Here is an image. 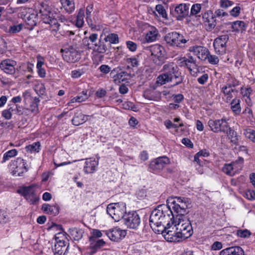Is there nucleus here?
Wrapping results in <instances>:
<instances>
[{"label": "nucleus", "instance_id": "obj_31", "mask_svg": "<svg viewBox=\"0 0 255 255\" xmlns=\"http://www.w3.org/2000/svg\"><path fill=\"white\" fill-rule=\"evenodd\" d=\"M69 233L71 238L74 241H79L82 238L84 231L82 229L74 228L70 229Z\"/></svg>", "mask_w": 255, "mask_h": 255}, {"label": "nucleus", "instance_id": "obj_20", "mask_svg": "<svg viewBox=\"0 0 255 255\" xmlns=\"http://www.w3.org/2000/svg\"><path fill=\"white\" fill-rule=\"evenodd\" d=\"M150 226L154 232L157 234H161L165 239L166 237V235H167L168 233L173 232V231L169 230L168 229L170 228V224L169 226H167V223L166 224H155L150 223Z\"/></svg>", "mask_w": 255, "mask_h": 255}, {"label": "nucleus", "instance_id": "obj_18", "mask_svg": "<svg viewBox=\"0 0 255 255\" xmlns=\"http://www.w3.org/2000/svg\"><path fill=\"white\" fill-rule=\"evenodd\" d=\"M190 50L193 52L198 58L202 60H205L207 59L209 52L207 48L201 46H196L190 47Z\"/></svg>", "mask_w": 255, "mask_h": 255}, {"label": "nucleus", "instance_id": "obj_14", "mask_svg": "<svg viewBox=\"0 0 255 255\" xmlns=\"http://www.w3.org/2000/svg\"><path fill=\"white\" fill-rule=\"evenodd\" d=\"M170 162L169 159L166 156H161L152 160L149 165L150 171L158 172L162 170Z\"/></svg>", "mask_w": 255, "mask_h": 255}, {"label": "nucleus", "instance_id": "obj_50", "mask_svg": "<svg viewBox=\"0 0 255 255\" xmlns=\"http://www.w3.org/2000/svg\"><path fill=\"white\" fill-rule=\"evenodd\" d=\"M156 10L158 12V14L165 20H167V14L164 7L161 4H157L155 7Z\"/></svg>", "mask_w": 255, "mask_h": 255}, {"label": "nucleus", "instance_id": "obj_45", "mask_svg": "<svg viewBox=\"0 0 255 255\" xmlns=\"http://www.w3.org/2000/svg\"><path fill=\"white\" fill-rule=\"evenodd\" d=\"M93 5L92 4H89L86 7V13L87 16H86V21L88 22L89 25H90L91 26H94L95 25V24H94L93 23V21L90 17L91 13L92 11H93Z\"/></svg>", "mask_w": 255, "mask_h": 255}, {"label": "nucleus", "instance_id": "obj_35", "mask_svg": "<svg viewBox=\"0 0 255 255\" xmlns=\"http://www.w3.org/2000/svg\"><path fill=\"white\" fill-rule=\"evenodd\" d=\"M225 133L227 134L229 138L231 139V142L235 144L237 143L239 139V136L238 135L237 132L233 130L232 128L230 127L227 130V132H225Z\"/></svg>", "mask_w": 255, "mask_h": 255}, {"label": "nucleus", "instance_id": "obj_63", "mask_svg": "<svg viewBox=\"0 0 255 255\" xmlns=\"http://www.w3.org/2000/svg\"><path fill=\"white\" fill-rule=\"evenodd\" d=\"M223 247L221 242L216 241L211 246V249L213 251H217L221 250Z\"/></svg>", "mask_w": 255, "mask_h": 255}, {"label": "nucleus", "instance_id": "obj_62", "mask_svg": "<svg viewBox=\"0 0 255 255\" xmlns=\"http://www.w3.org/2000/svg\"><path fill=\"white\" fill-rule=\"evenodd\" d=\"M253 90L251 88H243L241 89V94L244 98L250 97Z\"/></svg>", "mask_w": 255, "mask_h": 255}, {"label": "nucleus", "instance_id": "obj_5", "mask_svg": "<svg viewBox=\"0 0 255 255\" xmlns=\"http://www.w3.org/2000/svg\"><path fill=\"white\" fill-rule=\"evenodd\" d=\"M167 205L177 213L176 219L185 217L186 210L191 205L190 199L184 197H174L167 199Z\"/></svg>", "mask_w": 255, "mask_h": 255}, {"label": "nucleus", "instance_id": "obj_42", "mask_svg": "<svg viewBox=\"0 0 255 255\" xmlns=\"http://www.w3.org/2000/svg\"><path fill=\"white\" fill-rule=\"evenodd\" d=\"M85 17L84 9H80L77 16L76 25L78 27H82L83 26Z\"/></svg>", "mask_w": 255, "mask_h": 255}, {"label": "nucleus", "instance_id": "obj_48", "mask_svg": "<svg viewBox=\"0 0 255 255\" xmlns=\"http://www.w3.org/2000/svg\"><path fill=\"white\" fill-rule=\"evenodd\" d=\"M244 134L247 138L255 142V130L251 128L244 129Z\"/></svg>", "mask_w": 255, "mask_h": 255}, {"label": "nucleus", "instance_id": "obj_28", "mask_svg": "<svg viewBox=\"0 0 255 255\" xmlns=\"http://www.w3.org/2000/svg\"><path fill=\"white\" fill-rule=\"evenodd\" d=\"M203 17L206 19L205 22H206L207 29L208 30L210 31L215 28L216 25V19L212 13L210 14L205 13Z\"/></svg>", "mask_w": 255, "mask_h": 255}, {"label": "nucleus", "instance_id": "obj_53", "mask_svg": "<svg viewBox=\"0 0 255 255\" xmlns=\"http://www.w3.org/2000/svg\"><path fill=\"white\" fill-rule=\"evenodd\" d=\"M237 235L241 238H249L251 235V233L247 229L238 230L237 231Z\"/></svg>", "mask_w": 255, "mask_h": 255}, {"label": "nucleus", "instance_id": "obj_3", "mask_svg": "<svg viewBox=\"0 0 255 255\" xmlns=\"http://www.w3.org/2000/svg\"><path fill=\"white\" fill-rule=\"evenodd\" d=\"M38 6L40 15L43 22L49 25L50 29L55 36L59 29L60 24L58 20L53 16L51 12V4L50 0H43L39 2Z\"/></svg>", "mask_w": 255, "mask_h": 255}, {"label": "nucleus", "instance_id": "obj_30", "mask_svg": "<svg viewBox=\"0 0 255 255\" xmlns=\"http://www.w3.org/2000/svg\"><path fill=\"white\" fill-rule=\"evenodd\" d=\"M87 120V116L81 112H77L75 114L72 120V124L76 126L81 125Z\"/></svg>", "mask_w": 255, "mask_h": 255}, {"label": "nucleus", "instance_id": "obj_58", "mask_svg": "<svg viewBox=\"0 0 255 255\" xmlns=\"http://www.w3.org/2000/svg\"><path fill=\"white\" fill-rule=\"evenodd\" d=\"M126 45L128 48L131 52H134L137 49V44L131 41L126 42Z\"/></svg>", "mask_w": 255, "mask_h": 255}, {"label": "nucleus", "instance_id": "obj_9", "mask_svg": "<svg viewBox=\"0 0 255 255\" xmlns=\"http://www.w3.org/2000/svg\"><path fill=\"white\" fill-rule=\"evenodd\" d=\"M170 14L176 20L181 21L189 15L190 4L180 3L170 6Z\"/></svg>", "mask_w": 255, "mask_h": 255}, {"label": "nucleus", "instance_id": "obj_41", "mask_svg": "<svg viewBox=\"0 0 255 255\" xmlns=\"http://www.w3.org/2000/svg\"><path fill=\"white\" fill-rule=\"evenodd\" d=\"M40 143L39 141L35 142L31 144L27 145L25 150L27 152L30 153L38 152L40 149Z\"/></svg>", "mask_w": 255, "mask_h": 255}, {"label": "nucleus", "instance_id": "obj_16", "mask_svg": "<svg viewBox=\"0 0 255 255\" xmlns=\"http://www.w3.org/2000/svg\"><path fill=\"white\" fill-rule=\"evenodd\" d=\"M16 64L15 61L10 59H6L1 61L0 68L6 74L13 75L15 73Z\"/></svg>", "mask_w": 255, "mask_h": 255}, {"label": "nucleus", "instance_id": "obj_51", "mask_svg": "<svg viewBox=\"0 0 255 255\" xmlns=\"http://www.w3.org/2000/svg\"><path fill=\"white\" fill-rule=\"evenodd\" d=\"M23 27L22 24H13L9 26L8 32L11 34H15L20 32Z\"/></svg>", "mask_w": 255, "mask_h": 255}, {"label": "nucleus", "instance_id": "obj_24", "mask_svg": "<svg viewBox=\"0 0 255 255\" xmlns=\"http://www.w3.org/2000/svg\"><path fill=\"white\" fill-rule=\"evenodd\" d=\"M66 242L59 240L55 244L54 248L52 249L54 255H65L67 247H66Z\"/></svg>", "mask_w": 255, "mask_h": 255}, {"label": "nucleus", "instance_id": "obj_22", "mask_svg": "<svg viewBox=\"0 0 255 255\" xmlns=\"http://www.w3.org/2000/svg\"><path fill=\"white\" fill-rule=\"evenodd\" d=\"M181 63L182 65H185L187 67L191 74L195 76V74H193L192 72L196 73V70H197V65L196 60L192 56H189L188 58H184Z\"/></svg>", "mask_w": 255, "mask_h": 255}, {"label": "nucleus", "instance_id": "obj_27", "mask_svg": "<svg viewBox=\"0 0 255 255\" xmlns=\"http://www.w3.org/2000/svg\"><path fill=\"white\" fill-rule=\"evenodd\" d=\"M243 162L244 159L242 157H239L238 159L235 161H234L230 164H225L223 168V171L228 175H233L234 174L235 172L234 171V169L236 165L238 163L242 164H243Z\"/></svg>", "mask_w": 255, "mask_h": 255}, {"label": "nucleus", "instance_id": "obj_19", "mask_svg": "<svg viewBox=\"0 0 255 255\" xmlns=\"http://www.w3.org/2000/svg\"><path fill=\"white\" fill-rule=\"evenodd\" d=\"M106 43V42L105 41L104 38H102V35H101L97 44H94V46H92L91 50L98 54H104L107 51L109 46Z\"/></svg>", "mask_w": 255, "mask_h": 255}, {"label": "nucleus", "instance_id": "obj_36", "mask_svg": "<svg viewBox=\"0 0 255 255\" xmlns=\"http://www.w3.org/2000/svg\"><path fill=\"white\" fill-rule=\"evenodd\" d=\"M62 6L69 13H71L75 9V4L73 0H60Z\"/></svg>", "mask_w": 255, "mask_h": 255}, {"label": "nucleus", "instance_id": "obj_23", "mask_svg": "<svg viewBox=\"0 0 255 255\" xmlns=\"http://www.w3.org/2000/svg\"><path fill=\"white\" fill-rule=\"evenodd\" d=\"M90 248L91 249V254H95L97 250L101 247L104 246L106 243L103 239L97 240L94 238H90Z\"/></svg>", "mask_w": 255, "mask_h": 255}, {"label": "nucleus", "instance_id": "obj_38", "mask_svg": "<svg viewBox=\"0 0 255 255\" xmlns=\"http://www.w3.org/2000/svg\"><path fill=\"white\" fill-rule=\"evenodd\" d=\"M222 92L226 97L227 102H228L233 97L232 93L237 92V91L235 89L228 88L227 86H223L222 88Z\"/></svg>", "mask_w": 255, "mask_h": 255}, {"label": "nucleus", "instance_id": "obj_1", "mask_svg": "<svg viewBox=\"0 0 255 255\" xmlns=\"http://www.w3.org/2000/svg\"><path fill=\"white\" fill-rule=\"evenodd\" d=\"M171 224L176 228L175 232L168 233L166 235L165 240L169 242H179L191 237L193 233L191 222L183 217L176 219L173 218Z\"/></svg>", "mask_w": 255, "mask_h": 255}, {"label": "nucleus", "instance_id": "obj_61", "mask_svg": "<svg viewBox=\"0 0 255 255\" xmlns=\"http://www.w3.org/2000/svg\"><path fill=\"white\" fill-rule=\"evenodd\" d=\"M84 73L81 69L74 70L71 72V77L73 78H78L82 75Z\"/></svg>", "mask_w": 255, "mask_h": 255}, {"label": "nucleus", "instance_id": "obj_52", "mask_svg": "<svg viewBox=\"0 0 255 255\" xmlns=\"http://www.w3.org/2000/svg\"><path fill=\"white\" fill-rule=\"evenodd\" d=\"M127 62L128 64L127 66V68H129L130 66L136 67L138 65V60L137 58L135 57L127 58Z\"/></svg>", "mask_w": 255, "mask_h": 255}, {"label": "nucleus", "instance_id": "obj_47", "mask_svg": "<svg viewBox=\"0 0 255 255\" xmlns=\"http://www.w3.org/2000/svg\"><path fill=\"white\" fill-rule=\"evenodd\" d=\"M17 154V151L15 149H12L6 152L3 156L2 163L5 162L6 161L16 156Z\"/></svg>", "mask_w": 255, "mask_h": 255}, {"label": "nucleus", "instance_id": "obj_13", "mask_svg": "<svg viewBox=\"0 0 255 255\" xmlns=\"http://www.w3.org/2000/svg\"><path fill=\"white\" fill-rule=\"evenodd\" d=\"M228 40L229 36L228 35H221L214 40L213 46L216 53L222 55L225 53L226 43Z\"/></svg>", "mask_w": 255, "mask_h": 255}, {"label": "nucleus", "instance_id": "obj_12", "mask_svg": "<svg viewBox=\"0 0 255 255\" xmlns=\"http://www.w3.org/2000/svg\"><path fill=\"white\" fill-rule=\"evenodd\" d=\"M124 224L130 229H136L140 223V218L136 212H129L126 214L123 219Z\"/></svg>", "mask_w": 255, "mask_h": 255}, {"label": "nucleus", "instance_id": "obj_32", "mask_svg": "<svg viewBox=\"0 0 255 255\" xmlns=\"http://www.w3.org/2000/svg\"><path fill=\"white\" fill-rule=\"evenodd\" d=\"M158 34L157 29L154 27H151L145 35V39L148 42L155 41Z\"/></svg>", "mask_w": 255, "mask_h": 255}, {"label": "nucleus", "instance_id": "obj_56", "mask_svg": "<svg viewBox=\"0 0 255 255\" xmlns=\"http://www.w3.org/2000/svg\"><path fill=\"white\" fill-rule=\"evenodd\" d=\"M135 195L139 200H142L146 196V191L144 189H140L137 191Z\"/></svg>", "mask_w": 255, "mask_h": 255}, {"label": "nucleus", "instance_id": "obj_15", "mask_svg": "<svg viewBox=\"0 0 255 255\" xmlns=\"http://www.w3.org/2000/svg\"><path fill=\"white\" fill-rule=\"evenodd\" d=\"M12 164L15 167L12 171L13 175L21 176L28 170L26 162L21 158H17L12 161Z\"/></svg>", "mask_w": 255, "mask_h": 255}, {"label": "nucleus", "instance_id": "obj_37", "mask_svg": "<svg viewBox=\"0 0 255 255\" xmlns=\"http://www.w3.org/2000/svg\"><path fill=\"white\" fill-rule=\"evenodd\" d=\"M38 21V14L37 13H32L29 14L26 17V22L30 27H32L36 25Z\"/></svg>", "mask_w": 255, "mask_h": 255}, {"label": "nucleus", "instance_id": "obj_10", "mask_svg": "<svg viewBox=\"0 0 255 255\" xmlns=\"http://www.w3.org/2000/svg\"><path fill=\"white\" fill-rule=\"evenodd\" d=\"M60 52L62 54L63 59L67 62L74 63L80 58L79 48L76 45H70L68 47L62 48Z\"/></svg>", "mask_w": 255, "mask_h": 255}, {"label": "nucleus", "instance_id": "obj_43", "mask_svg": "<svg viewBox=\"0 0 255 255\" xmlns=\"http://www.w3.org/2000/svg\"><path fill=\"white\" fill-rule=\"evenodd\" d=\"M104 38L106 42L109 41L111 44H117L119 42V36L116 33H110Z\"/></svg>", "mask_w": 255, "mask_h": 255}, {"label": "nucleus", "instance_id": "obj_64", "mask_svg": "<svg viewBox=\"0 0 255 255\" xmlns=\"http://www.w3.org/2000/svg\"><path fill=\"white\" fill-rule=\"evenodd\" d=\"M245 196L250 200L255 199V192L253 190H248L245 193Z\"/></svg>", "mask_w": 255, "mask_h": 255}, {"label": "nucleus", "instance_id": "obj_2", "mask_svg": "<svg viewBox=\"0 0 255 255\" xmlns=\"http://www.w3.org/2000/svg\"><path fill=\"white\" fill-rule=\"evenodd\" d=\"M162 71L163 73L159 75L157 78V83L163 85L169 82H173L172 86L181 84L183 77L178 71V67L173 62H169L164 64Z\"/></svg>", "mask_w": 255, "mask_h": 255}, {"label": "nucleus", "instance_id": "obj_8", "mask_svg": "<svg viewBox=\"0 0 255 255\" xmlns=\"http://www.w3.org/2000/svg\"><path fill=\"white\" fill-rule=\"evenodd\" d=\"M164 40L167 44L170 46L183 48L184 47L185 44L189 41V39H187L182 34L173 31L166 34Z\"/></svg>", "mask_w": 255, "mask_h": 255}, {"label": "nucleus", "instance_id": "obj_60", "mask_svg": "<svg viewBox=\"0 0 255 255\" xmlns=\"http://www.w3.org/2000/svg\"><path fill=\"white\" fill-rule=\"evenodd\" d=\"M35 91L39 95H43L45 93V88L43 84L37 85L35 88Z\"/></svg>", "mask_w": 255, "mask_h": 255}, {"label": "nucleus", "instance_id": "obj_33", "mask_svg": "<svg viewBox=\"0 0 255 255\" xmlns=\"http://www.w3.org/2000/svg\"><path fill=\"white\" fill-rule=\"evenodd\" d=\"M228 121V120L225 117L222 118L221 119H218V133L220 132H222L223 133L227 132V130L230 127Z\"/></svg>", "mask_w": 255, "mask_h": 255}, {"label": "nucleus", "instance_id": "obj_57", "mask_svg": "<svg viewBox=\"0 0 255 255\" xmlns=\"http://www.w3.org/2000/svg\"><path fill=\"white\" fill-rule=\"evenodd\" d=\"M220 6L224 8H227L228 7L232 6L234 4V2L229 0H220Z\"/></svg>", "mask_w": 255, "mask_h": 255}, {"label": "nucleus", "instance_id": "obj_25", "mask_svg": "<svg viewBox=\"0 0 255 255\" xmlns=\"http://www.w3.org/2000/svg\"><path fill=\"white\" fill-rule=\"evenodd\" d=\"M98 160L90 158L87 159L84 167V171L86 173H92L95 170L97 166L98 165Z\"/></svg>", "mask_w": 255, "mask_h": 255}, {"label": "nucleus", "instance_id": "obj_11", "mask_svg": "<svg viewBox=\"0 0 255 255\" xmlns=\"http://www.w3.org/2000/svg\"><path fill=\"white\" fill-rule=\"evenodd\" d=\"M17 192L23 196L30 204H36L39 200V197L35 193V190L32 186L23 187L18 190Z\"/></svg>", "mask_w": 255, "mask_h": 255}, {"label": "nucleus", "instance_id": "obj_49", "mask_svg": "<svg viewBox=\"0 0 255 255\" xmlns=\"http://www.w3.org/2000/svg\"><path fill=\"white\" fill-rule=\"evenodd\" d=\"M201 5L199 3L193 4L190 8V16H198V13L200 12Z\"/></svg>", "mask_w": 255, "mask_h": 255}, {"label": "nucleus", "instance_id": "obj_40", "mask_svg": "<svg viewBox=\"0 0 255 255\" xmlns=\"http://www.w3.org/2000/svg\"><path fill=\"white\" fill-rule=\"evenodd\" d=\"M240 85V82L236 79L234 77L230 75L228 77V79L224 86H227L228 88L235 89V87Z\"/></svg>", "mask_w": 255, "mask_h": 255}, {"label": "nucleus", "instance_id": "obj_34", "mask_svg": "<svg viewBox=\"0 0 255 255\" xmlns=\"http://www.w3.org/2000/svg\"><path fill=\"white\" fill-rule=\"evenodd\" d=\"M231 108L235 115H239L241 111L240 100L236 98L233 99L231 103Z\"/></svg>", "mask_w": 255, "mask_h": 255}, {"label": "nucleus", "instance_id": "obj_39", "mask_svg": "<svg viewBox=\"0 0 255 255\" xmlns=\"http://www.w3.org/2000/svg\"><path fill=\"white\" fill-rule=\"evenodd\" d=\"M232 28L233 31H245L246 30L245 23L243 21H236L232 23Z\"/></svg>", "mask_w": 255, "mask_h": 255}, {"label": "nucleus", "instance_id": "obj_46", "mask_svg": "<svg viewBox=\"0 0 255 255\" xmlns=\"http://www.w3.org/2000/svg\"><path fill=\"white\" fill-rule=\"evenodd\" d=\"M208 125L210 130L215 133H218V119L212 120L210 119L208 122Z\"/></svg>", "mask_w": 255, "mask_h": 255}, {"label": "nucleus", "instance_id": "obj_54", "mask_svg": "<svg viewBox=\"0 0 255 255\" xmlns=\"http://www.w3.org/2000/svg\"><path fill=\"white\" fill-rule=\"evenodd\" d=\"M208 62L212 64H217L219 62V59L218 57L215 55H211L210 53H208V57L207 59Z\"/></svg>", "mask_w": 255, "mask_h": 255}, {"label": "nucleus", "instance_id": "obj_44", "mask_svg": "<svg viewBox=\"0 0 255 255\" xmlns=\"http://www.w3.org/2000/svg\"><path fill=\"white\" fill-rule=\"evenodd\" d=\"M127 75V73L125 72H122L114 75L113 77V81L116 84H119L121 82L125 81V76Z\"/></svg>", "mask_w": 255, "mask_h": 255}, {"label": "nucleus", "instance_id": "obj_17", "mask_svg": "<svg viewBox=\"0 0 255 255\" xmlns=\"http://www.w3.org/2000/svg\"><path fill=\"white\" fill-rule=\"evenodd\" d=\"M104 232L111 241L114 242H119L126 235V232L125 230H122L117 228Z\"/></svg>", "mask_w": 255, "mask_h": 255}, {"label": "nucleus", "instance_id": "obj_59", "mask_svg": "<svg viewBox=\"0 0 255 255\" xmlns=\"http://www.w3.org/2000/svg\"><path fill=\"white\" fill-rule=\"evenodd\" d=\"M172 97L173 101L178 104L180 103L184 98V96L181 94L173 95Z\"/></svg>", "mask_w": 255, "mask_h": 255}, {"label": "nucleus", "instance_id": "obj_4", "mask_svg": "<svg viewBox=\"0 0 255 255\" xmlns=\"http://www.w3.org/2000/svg\"><path fill=\"white\" fill-rule=\"evenodd\" d=\"M174 218L172 211L167 205L162 204L154 209L150 216L149 223L155 224H166L169 226Z\"/></svg>", "mask_w": 255, "mask_h": 255}, {"label": "nucleus", "instance_id": "obj_29", "mask_svg": "<svg viewBox=\"0 0 255 255\" xmlns=\"http://www.w3.org/2000/svg\"><path fill=\"white\" fill-rule=\"evenodd\" d=\"M41 209L46 214H49L53 216H56L58 214L59 207L57 205H50L48 204H44L42 205Z\"/></svg>", "mask_w": 255, "mask_h": 255}, {"label": "nucleus", "instance_id": "obj_6", "mask_svg": "<svg viewBox=\"0 0 255 255\" xmlns=\"http://www.w3.org/2000/svg\"><path fill=\"white\" fill-rule=\"evenodd\" d=\"M107 213L116 221L124 219L126 213V204L123 202L109 204L107 207Z\"/></svg>", "mask_w": 255, "mask_h": 255}, {"label": "nucleus", "instance_id": "obj_26", "mask_svg": "<svg viewBox=\"0 0 255 255\" xmlns=\"http://www.w3.org/2000/svg\"><path fill=\"white\" fill-rule=\"evenodd\" d=\"M98 35L97 33H93L91 34L88 37H86L83 39L84 45L87 47L88 49H91L94 44H97L98 41Z\"/></svg>", "mask_w": 255, "mask_h": 255}, {"label": "nucleus", "instance_id": "obj_21", "mask_svg": "<svg viewBox=\"0 0 255 255\" xmlns=\"http://www.w3.org/2000/svg\"><path fill=\"white\" fill-rule=\"evenodd\" d=\"M219 255H245V253L241 247L233 246L222 250Z\"/></svg>", "mask_w": 255, "mask_h": 255}, {"label": "nucleus", "instance_id": "obj_7", "mask_svg": "<svg viewBox=\"0 0 255 255\" xmlns=\"http://www.w3.org/2000/svg\"><path fill=\"white\" fill-rule=\"evenodd\" d=\"M151 53L153 62L156 65H161L164 63L167 59L166 51L164 48L159 45H153L147 48Z\"/></svg>", "mask_w": 255, "mask_h": 255}, {"label": "nucleus", "instance_id": "obj_55", "mask_svg": "<svg viewBox=\"0 0 255 255\" xmlns=\"http://www.w3.org/2000/svg\"><path fill=\"white\" fill-rule=\"evenodd\" d=\"M88 97L89 96L87 95V92L85 91H82V92L79 93L76 96L77 100H78V102L79 103L85 101Z\"/></svg>", "mask_w": 255, "mask_h": 255}]
</instances>
